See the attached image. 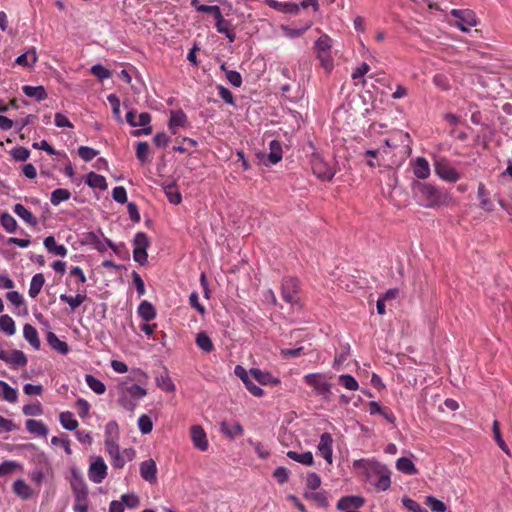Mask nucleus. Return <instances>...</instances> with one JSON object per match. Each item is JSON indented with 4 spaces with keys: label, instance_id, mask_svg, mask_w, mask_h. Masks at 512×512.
I'll return each mask as SVG.
<instances>
[{
    "label": "nucleus",
    "instance_id": "obj_1",
    "mask_svg": "<svg viewBox=\"0 0 512 512\" xmlns=\"http://www.w3.org/2000/svg\"><path fill=\"white\" fill-rule=\"evenodd\" d=\"M353 469L361 471L364 480L372 484L377 491H385L391 487V470L384 464L372 459L353 461Z\"/></svg>",
    "mask_w": 512,
    "mask_h": 512
},
{
    "label": "nucleus",
    "instance_id": "obj_2",
    "mask_svg": "<svg viewBox=\"0 0 512 512\" xmlns=\"http://www.w3.org/2000/svg\"><path fill=\"white\" fill-rule=\"evenodd\" d=\"M413 190L417 202L425 208L447 206L451 201V197L445 189L428 182L414 183Z\"/></svg>",
    "mask_w": 512,
    "mask_h": 512
},
{
    "label": "nucleus",
    "instance_id": "obj_3",
    "mask_svg": "<svg viewBox=\"0 0 512 512\" xmlns=\"http://www.w3.org/2000/svg\"><path fill=\"white\" fill-rule=\"evenodd\" d=\"M303 380L313 389L315 395L324 400L330 399L332 395V384L328 381L326 374L312 372L311 374H306Z\"/></svg>",
    "mask_w": 512,
    "mask_h": 512
},
{
    "label": "nucleus",
    "instance_id": "obj_4",
    "mask_svg": "<svg viewBox=\"0 0 512 512\" xmlns=\"http://www.w3.org/2000/svg\"><path fill=\"white\" fill-rule=\"evenodd\" d=\"M148 246L149 241L146 234L142 232L136 233L133 239V259L141 266H144L147 263Z\"/></svg>",
    "mask_w": 512,
    "mask_h": 512
},
{
    "label": "nucleus",
    "instance_id": "obj_5",
    "mask_svg": "<svg viewBox=\"0 0 512 512\" xmlns=\"http://www.w3.org/2000/svg\"><path fill=\"white\" fill-rule=\"evenodd\" d=\"M451 15L456 19L455 26L463 32H468L471 27L477 25V18L469 9H453Z\"/></svg>",
    "mask_w": 512,
    "mask_h": 512
},
{
    "label": "nucleus",
    "instance_id": "obj_6",
    "mask_svg": "<svg viewBox=\"0 0 512 512\" xmlns=\"http://www.w3.org/2000/svg\"><path fill=\"white\" fill-rule=\"evenodd\" d=\"M299 289V280L293 278V276H288L287 278H284L281 282V295L282 298L288 303H298Z\"/></svg>",
    "mask_w": 512,
    "mask_h": 512
},
{
    "label": "nucleus",
    "instance_id": "obj_7",
    "mask_svg": "<svg viewBox=\"0 0 512 512\" xmlns=\"http://www.w3.org/2000/svg\"><path fill=\"white\" fill-rule=\"evenodd\" d=\"M108 475V467L102 457H96L88 467V479L101 483Z\"/></svg>",
    "mask_w": 512,
    "mask_h": 512
},
{
    "label": "nucleus",
    "instance_id": "obj_8",
    "mask_svg": "<svg viewBox=\"0 0 512 512\" xmlns=\"http://www.w3.org/2000/svg\"><path fill=\"white\" fill-rule=\"evenodd\" d=\"M312 170L318 179L332 180L335 175L334 168L320 156L312 159Z\"/></svg>",
    "mask_w": 512,
    "mask_h": 512
},
{
    "label": "nucleus",
    "instance_id": "obj_9",
    "mask_svg": "<svg viewBox=\"0 0 512 512\" xmlns=\"http://www.w3.org/2000/svg\"><path fill=\"white\" fill-rule=\"evenodd\" d=\"M435 173L440 179L448 182H456L460 179V174L446 160L435 162Z\"/></svg>",
    "mask_w": 512,
    "mask_h": 512
},
{
    "label": "nucleus",
    "instance_id": "obj_10",
    "mask_svg": "<svg viewBox=\"0 0 512 512\" xmlns=\"http://www.w3.org/2000/svg\"><path fill=\"white\" fill-rule=\"evenodd\" d=\"M234 373L236 374V377L243 381L247 390L253 396L261 397L264 394V390L250 379V371L248 372L244 367L237 365L234 369Z\"/></svg>",
    "mask_w": 512,
    "mask_h": 512
},
{
    "label": "nucleus",
    "instance_id": "obj_11",
    "mask_svg": "<svg viewBox=\"0 0 512 512\" xmlns=\"http://www.w3.org/2000/svg\"><path fill=\"white\" fill-rule=\"evenodd\" d=\"M69 483L74 495L87 496V483L83 474L75 467L70 468Z\"/></svg>",
    "mask_w": 512,
    "mask_h": 512
},
{
    "label": "nucleus",
    "instance_id": "obj_12",
    "mask_svg": "<svg viewBox=\"0 0 512 512\" xmlns=\"http://www.w3.org/2000/svg\"><path fill=\"white\" fill-rule=\"evenodd\" d=\"M190 439H192V444H194L198 450L203 452L208 450L209 441L207 434L201 425H192L190 427Z\"/></svg>",
    "mask_w": 512,
    "mask_h": 512
},
{
    "label": "nucleus",
    "instance_id": "obj_13",
    "mask_svg": "<svg viewBox=\"0 0 512 512\" xmlns=\"http://www.w3.org/2000/svg\"><path fill=\"white\" fill-rule=\"evenodd\" d=\"M318 452L331 465L333 462V438L330 433H323L317 446Z\"/></svg>",
    "mask_w": 512,
    "mask_h": 512
},
{
    "label": "nucleus",
    "instance_id": "obj_14",
    "mask_svg": "<svg viewBox=\"0 0 512 512\" xmlns=\"http://www.w3.org/2000/svg\"><path fill=\"white\" fill-rule=\"evenodd\" d=\"M364 504V498L357 495L344 496L339 499L337 509L344 512H358L357 509Z\"/></svg>",
    "mask_w": 512,
    "mask_h": 512
},
{
    "label": "nucleus",
    "instance_id": "obj_15",
    "mask_svg": "<svg viewBox=\"0 0 512 512\" xmlns=\"http://www.w3.org/2000/svg\"><path fill=\"white\" fill-rule=\"evenodd\" d=\"M0 360L13 367H25L28 362L26 355L20 350L2 352Z\"/></svg>",
    "mask_w": 512,
    "mask_h": 512
},
{
    "label": "nucleus",
    "instance_id": "obj_16",
    "mask_svg": "<svg viewBox=\"0 0 512 512\" xmlns=\"http://www.w3.org/2000/svg\"><path fill=\"white\" fill-rule=\"evenodd\" d=\"M140 476L147 482L154 484L157 481V467L152 459L145 460L139 466Z\"/></svg>",
    "mask_w": 512,
    "mask_h": 512
},
{
    "label": "nucleus",
    "instance_id": "obj_17",
    "mask_svg": "<svg viewBox=\"0 0 512 512\" xmlns=\"http://www.w3.org/2000/svg\"><path fill=\"white\" fill-rule=\"evenodd\" d=\"M220 431L229 439H235L244 434L243 426L237 421H222L220 424Z\"/></svg>",
    "mask_w": 512,
    "mask_h": 512
},
{
    "label": "nucleus",
    "instance_id": "obj_18",
    "mask_svg": "<svg viewBox=\"0 0 512 512\" xmlns=\"http://www.w3.org/2000/svg\"><path fill=\"white\" fill-rule=\"evenodd\" d=\"M412 168L415 177L419 179H428L430 177L429 162L423 157H417L412 161Z\"/></svg>",
    "mask_w": 512,
    "mask_h": 512
},
{
    "label": "nucleus",
    "instance_id": "obj_19",
    "mask_svg": "<svg viewBox=\"0 0 512 512\" xmlns=\"http://www.w3.org/2000/svg\"><path fill=\"white\" fill-rule=\"evenodd\" d=\"M187 125V115L182 110H174L170 112L168 127L172 134L177 133L179 127Z\"/></svg>",
    "mask_w": 512,
    "mask_h": 512
},
{
    "label": "nucleus",
    "instance_id": "obj_20",
    "mask_svg": "<svg viewBox=\"0 0 512 512\" xmlns=\"http://www.w3.org/2000/svg\"><path fill=\"white\" fill-rule=\"evenodd\" d=\"M267 5L282 13L298 14L300 5L294 2H280L278 0H267Z\"/></svg>",
    "mask_w": 512,
    "mask_h": 512
},
{
    "label": "nucleus",
    "instance_id": "obj_21",
    "mask_svg": "<svg viewBox=\"0 0 512 512\" xmlns=\"http://www.w3.org/2000/svg\"><path fill=\"white\" fill-rule=\"evenodd\" d=\"M251 376L262 385H278L280 380L275 378L270 372L262 371L260 369H250Z\"/></svg>",
    "mask_w": 512,
    "mask_h": 512
},
{
    "label": "nucleus",
    "instance_id": "obj_22",
    "mask_svg": "<svg viewBox=\"0 0 512 512\" xmlns=\"http://www.w3.org/2000/svg\"><path fill=\"white\" fill-rule=\"evenodd\" d=\"M135 458V450L133 448L124 449L120 454L111 458L112 465L115 469H123L127 462Z\"/></svg>",
    "mask_w": 512,
    "mask_h": 512
},
{
    "label": "nucleus",
    "instance_id": "obj_23",
    "mask_svg": "<svg viewBox=\"0 0 512 512\" xmlns=\"http://www.w3.org/2000/svg\"><path fill=\"white\" fill-rule=\"evenodd\" d=\"M43 244L49 254L62 258L67 255L66 247L64 245L57 244L53 236L46 237Z\"/></svg>",
    "mask_w": 512,
    "mask_h": 512
},
{
    "label": "nucleus",
    "instance_id": "obj_24",
    "mask_svg": "<svg viewBox=\"0 0 512 512\" xmlns=\"http://www.w3.org/2000/svg\"><path fill=\"white\" fill-rule=\"evenodd\" d=\"M13 210L14 213L29 226L35 227L38 224L37 218L23 204H15Z\"/></svg>",
    "mask_w": 512,
    "mask_h": 512
},
{
    "label": "nucleus",
    "instance_id": "obj_25",
    "mask_svg": "<svg viewBox=\"0 0 512 512\" xmlns=\"http://www.w3.org/2000/svg\"><path fill=\"white\" fill-rule=\"evenodd\" d=\"M151 122V116L148 112H142L138 115L135 127H143L141 130L135 131L133 134L134 136H139L141 134L143 135H149L152 132V128L150 126Z\"/></svg>",
    "mask_w": 512,
    "mask_h": 512
},
{
    "label": "nucleus",
    "instance_id": "obj_26",
    "mask_svg": "<svg viewBox=\"0 0 512 512\" xmlns=\"http://www.w3.org/2000/svg\"><path fill=\"white\" fill-rule=\"evenodd\" d=\"M23 336L34 350L40 349L41 342L38 332L34 326L31 324H25L23 327Z\"/></svg>",
    "mask_w": 512,
    "mask_h": 512
},
{
    "label": "nucleus",
    "instance_id": "obj_27",
    "mask_svg": "<svg viewBox=\"0 0 512 512\" xmlns=\"http://www.w3.org/2000/svg\"><path fill=\"white\" fill-rule=\"evenodd\" d=\"M312 27V22H306L300 27L282 26L281 31L286 38L294 39L303 36Z\"/></svg>",
    "mask_w": 512,
    "mask_h": 512
},
{
    "label": "nucleus",
    "instance_id": "obj_28",
    "mask_svg": "<svg viewBox=\"0 0 512 512\" xmlns=\"http://www.w3.org/2000/svg\"><path fill=\"white\" fill-rule=\"evenodd\" d=\"M27 431L38 437H46L49 430L41 420L28 419L25 423Z\"/></svg>",
    "mask_w": 512,
    "mask_h": 512
},
{
    "label": "nucleus",
    "instance_id": "obj_29",
    "mask_svg": "<svg viewBox=\"0 0 512 512\" xmlns=\"http://www.w3.org/2000/svg\"><path fill=\"white\" fill-rule=\"evenodd\" d=\"M22 90L27 97L33 98L36 101H42L47 98V91L42 85H24L22 86Z\"/></svg>",
    "mask_w": 512,
    "mask_h": 512
},
{
    "label": "nucleus",
    "instance_id": "obj_30",
    "mask_svg": "<svg viewBox=\"0 0 512 512\" xmlns=\"http://www.w3.org/2000/svg\"><path fill=\"white\" fill-rule=\"evenodd\" d=\"M137 313L142 320L149 322L156 317L154 306L147 300H142L137 308Z\"/></svg>",
    "mask_w": 512,
    "mask_h": 512
},
{
    "label": "nucleus",
    "instance_id": "obj_31",
    "mask_svg": "<svg viewBox=\"0 0 512 512\" xmlns=\"http://www.w3.org/2000/svg\"><path fill=\"white\" fill-rule=\"evenodd\" d=\"M489 192L482 182L477 186V197L479 199V206L485 211H493V203L488 198Z\"/></svg>",
    "mask_w": 512,
    "mask_h": 512
},
{
    "label": "nucleus",
    "instance_id": "obj_32",
    "mask_svg": "<svg viewBox=\"0 0 512 512\" xmlns=\"http://www.w3.org/2000/svg\"><path fill=\"white\" fill-rule=\"evenodd\" d=\"M396 470L404 473L405 475H417L418 473L414 462L406 457H402L396 460Z\"/></svg>",
    "mask_w": 512,
    "mask_h": 512
},
{
    "label": "nucleus",
    "instance_id": "obj_33",
    "mask_svg": "<svg viewBox=\"0 0 512 512\" xmlns=\"http://www.w3.org/2000/svg\"><path fill=\"white\" fill-rule=\"evenodd\" d=\"M86 298L87 296L85 293H76L74 296H70L65 293L59 295V299L68 304L70 311H75V309L78 308Z\"/></svg>",
    "mask_w": 512,
    "mask_h": 512
},
{
    "label": "nucleus",
    "instance_id": "obj_34",
    "mask_svg": "<svg viewBox=\"0 0 512 512\" xmlns=\"http://www.w3.org/2000/svg\"><path fill=\"white\" fill-rule=\"evenodd\" d=\"M282 159V148L281 144L276 141L272 140L269 143V153L267 155V161L270 165L277 164Z\"/></svg>",
    "mask_w": 512,
    "mask_h": 512
},
{
    "label": "nucleus",
    "instance_id": "obj_35",
    "mask_svg": "<svg viewBox=\"0 0 512 512\" xmlns=\"http://www.w3.org/2000/svg\"><path fill=\"white\" fill-rule=\"evenodd\" d=\"M86 183L92 188L106 190L108 188L107 180L102 174L96 172H88L86 176Z\"/></svg>",
    "mask_w": 512,
    "mask_h": 512
},
{
    "label": "nucleus",
    "instance_id": "obj_36",
    "mask_svg": "<svg viewBox=\"0 0 512 512\" xmlns=\"http://www.w3.org/2000/svg\"><path fill=\"white\" fill-rule=\"evenodd\" d=\"M37 53L35 48H31L29 51L21 54L15 61L18 66L32 67L37 62Z\"/></svg>",
    "mask_w": 512,
    "mask_h": 512
},
{
    "label": "nucleus",
    "instance_id": "obj_37",
    "mask_svg": "<svg viewBox=\"0 0 512 512\" xmlns=\"http://www.w3.org/2000/svg\"><path fill=\"white\" fill-rule=\"evenodd\" d=\"M196 345L204 353H211L214 351L215 346L213 341L206 332H200L196 336Z\"/></svg>",
    "mask_w": 512,
    "mask_h": 512
},
{
    "label": "nucleus",
    "instance_id": "obj_38",
    "mask_svg": "<svg viewBox=\"0 0 512 512\" xmlns=\"http://www.w3.org/2000/svg\"><path fill=\"white\" fill-rule=\"evenodd\" d=\"M0 394L3 399L11 403L16 402L18 399V390L4 380H0Z\"/></svg>",
    "mask_w": 512,
    "mask_h": 512
},
{
    "label": "nucleus",
    "instance_id": "obj_39",
    "mask_svg": "<svg viewBox=\"0 0 512 512\" xmlns=\"http://www.w3.org/2000/svg\"><path fill=\"white\" fill-rule=\"evenodd\" d=\"M286 456L292 460L296 461L300 464L306 465V466H312L314 464V457L311 452H305V453H297L295 451H288L286 453Z\"/></svg>",
    "mask_w": 512,
    "mask_h": 512
},
{
    "label": "nucleus",
    "instance_id": "obj_40",
    "mask_svg": "<svg viewBox=\"0 0 512 512\" xmlns=\"http://www.w3.org/2000/svg\"><path fill=\"white\" fill-rule=\"evenodd\" d=\"M44 283H45V278H44L43 274H41V272H39L38 274H34L30 281V286H29V291H28L29 296L31 298L37 297V295L40 293Z\"/></svg>",
    "mask_w": 512,
    "mask_h": 512
},
{
    "label": "nucleus",
    "instance_id": "obj_41",
    "mask_svg": "<svg viewBox=\"0 0 512 512\" xmlns=\"http://www.w3.org/2000/svg\"><path fill=\"white\" fill-rule=\"evenodd\" d=\"M47 342L53 350L60 354L65 355L68 353V345L60 340L53 332L47 334Z\"/></svg>",
    "mask_w": 512,
    "mask_h": 512
},
{
    "label": "nucleus",
    "instance_id": "obj_42",
    "mask_svg": "<svg viewBox=\"0 0 512 512\" xmlns=\"http://www.w3.org/2000/svg\"><path fill=\"white\" fill-rule=\"evenodd\" d=\"M14 492L22 499H29L33 495V490L25 480H17L13 484Z\"/></svg>",
    "mask_w": 512,
    "mask_h": 512
},
{
    "label": "nucleus",
    "instance_id": "obj_43",
    "mask_svg": "<svg viewBox=\"0 0 512 512\" xmlns=\"http://www.w3.org/2000/svg\"><path fill=\"white\" fill-rule=\"evenodd\" d=\"M59 422L61 426L68 431H74L78 426L77 420L69 411H64L59 414Z\"/></svg>",
    "mask_w": 512,
    "mask_h": 512
},
{
    "label": "nucleus",
    "instance_id": "obj_44",
    "mask_svg": "<svg viewBox=\"0 0 512 512\" xmlns=\"http://www.w3.org/2000/svg\"><path fill=\"white\" fill-rule=\"evenodd\" d=\"M0 331L8 336H13L16 333V325L13 318L7 314L0 316Z\"/></svg>",
    "mask_w": 512,
    "mask_h": 512
},
{
    "label": "nucleus",
    "instance_id": "obj_45",
    "mask_svg": "<svg viewBox=\"0 0 512 512\" xmlns=\"http://www.w3.org/2000/svg\"><path fill=\"white\" fill-rule=\"evenodd\" d=\"M136 158L141 164H148L151 162L150 148L147 142L137 143Z\"/></svg>",
    "mask_w": 512,
    "mask_h": 512
},
{
    "label": "nucleus",
    "instance_id": "obj_46",
    "mask_svg": "<svg viewBox=\"0 0 512 512\" xmlns=\"http://www.w3.org/2000/svg\"><path fill=\"white\" fill-rule=\"evenodd\" d=\"M84 379L86 380V385L96 394L101 395L105 393L106 385L102 380L95 378L93 374H86Z\"/></svg>",
    "mask_w": 512,
    "mask_h": 512
},
{
    "label": "nucleus",
    "instance_id": "obj_47",
    "mask_svg": "<svg viewBox=\"0 0 512 512\" xmlns=\"http://www.w3.org/2000/svg\"><path fill=\"white\" fill-rule=\"evenodd\" d=\"M71 193L65 188H57L51 192L50 202L52 205L57 206L61 202L66 201L70 198Z\"/></svg>",
    "mask_w": 512,
    "mask_h": 512
},
{
    "label": "nucleus",
    "instance_id": "obj_48",
    "mask_svg": "<svg viewBox=\"0 0 512 512\" xmlns=\"http://www.w3.org/2000/svg\"><path fill=\"white\" fill-rule=\"evenodd\" d=\"M0 220H1V224H2L3 228L8 233L16 232V230L18 228V223H17L16 219L11 214H9L8 212L2 213Z\"/></svg>",
    "mask_w": 512,
    "mask_h": 512
},
{
    "label": "nucleus",
    "instance_id": "obj_49",
    "mask_svg": "<svg viewBox=\"0 0 512 512\" xmlns=\"http://www.w3.org/2000/svg\"><path fill=\"white\" fill-rule=\"evenodd\" d=\"M164 193L171 204L177 205L181 202L182 197L175 184L165 185Z\"/></svg>",
    "mask_w": 512,
    "mask_h": 512
},
{
    "label": "nucleus",
    "instance_id": "obj_50",
    "mask_svg": "<svg viewBox=\"0 0 512 512\" xmlns=\"http://www.w3.org/2000/svg\"><path fill=\"white\" fill-rule=\"evenodd\" d=\"M122 390L136 401L143 398L147 394L146 389L138 384H132L122 388Z\"/></svg>",
    "mask_w": 512,
    "mask_h": 512
},
{
    "label": "nucleus",
    "instance_id": "obj_51",
    "mask_svg": "<svg viewBox=\"0 0 512 512\" xmlns=\"http://www.w3.org/2000/svg\"><path fill=\"white\" fill-rule=\"evenodd\" d=\"M156 385L163 389L164 391L172 392L175 389V386L171 380V378L167 374H159L155 378Z\"/></svg>",
    "mask_w": 512,
    "mask_h": 512
},
{
    "label": "nucleus",
    "instance_id": "obj_52",
    "mask_svg": "<svg viewBox=\"0 0 512 512\" xmlns=\"http://www.w3.org/2000/svg\"><path fill=\"white\" fill-rule=\"evenodd\" d=\"M339 383L348 390L355 391L359 388L358 381L351 374H340Z\"/></svg>",
    "mask_w": 512,
    "mask_h": 512
},
{
    "label": "nucleus",
    "instance_id": "obj_53",
    "mask_svg": "<svg viewBox=\"0 0 512 512\" xmlns=\"http://www.w3.org/2000/svg\"><path fill=\"white\" fill-rule=\"evenodd\" d=\"M119 404L127 411H134L137 406V401L127 395L123 390L120 392L118 399Z\"/></svg>",
    "mask_w": 512,
    "mask_h": 512
},
{
    "label": "nucleus",
    "instance_id": "obj_54",
    "mask_svg": "<svg viewBox=\"0 0 512 512\" xmlns=\"http://www.w3.org/2000/svg\"><path fill=\"white\" fill-rule=\"evenodd\" d=\"M332 39L328 35H322L315 43L316 53L331 52Z\"/></svg>",
    "mask_w": 512,
    "mask_h": 512
},
{
    "label": "nucleus",
    "instance_id": "obj_55",
    "mask_svg": "<svg viewBox=\"0 0 512 512\" xmlns=\"http://www.w3.org/2000/svg\"><path fill=\"white\" fill-rule=\"evenodd\" d=\"M78 156L86 162H90L99 155V151L88 146L78 148Z\"/></svg>",
    "mask_w": 512,
    "mask_h": 512
},
{
    "label": "nucleus",
    "instance_id": "obj_56",
    "mask_svg": "<svg viewBox=\"0 0 512 512\" xmlns=\"http://www.w3.org/2000/svg\"><path fill=\"white\" fill-rule=\"evenodd\" d=\"M120 500L123 502L125 507L129 509L136 508L140 503L138 495L134 492L122 494Z\"/></svg>",
    "mask_w": 512,
    "mask_h": 512
},
{
    "label": "nucleus",
    "instance_id": "obj_57",
    "mask_svg": "<svg viewBox=\"0 0 512 512\" xmlns=\"http://www.w3.org/2000/svg\"><path fill=\"white\" fill-rule=\"evenodd\" d=\"M107 99H108L109 103L112 105V111H113L114 117L116 118V120L118 122L122 123L123 119L121 117V109H120L121 104H120L119 98L115 94H109L107 96Z\"/></svg>",
    "mask_w": 512,
    "mask_h": 512
},
{
    "label": "nucleus",
    "instance_id": "obj_58",
    "mask_svg": "<svg viewBox=\"0 0 512 512\" xmlns=\"http://www.w3.org/2000/svg\"><path fill=\"white\" fill-rule=\"evenodd\" d=\"M105 440H118L119 439V426L116 421H110L105 427Z\"/></svg>",
    "mask_w": 512,
    "mask_h": 512
},
{
    "label": "nucleus",
    "instance_id": "obj_59",
    "mask_svg": "<svg viewBox=\"0 0 512 512\" xmlns=\"http://www.w3.org/2000/svg\"><path fill=\"white\" fill-rule=\"evenodd\" d=\"M426 504L430 507V509L434 512H445L447 507L445 503L436 497L430 495L426 498Z\"/></svg>",
    "mask_w": 512,
    "mask_h": 512
},
{
    "label": "nucleus",
    "instance_id": "obj_60",
    "mask_svg": "<svg viewBox=\"0 0 512 512\" xmlns=\"http://www.w3.org/2000/svg\"><path fill=\"white\" fill-rule=\"evenodd\" d=\"M11 156L17 162H25L30 157V151L25 147H16L12 149Z\"/></svg>",
    "mask_w": 512,
    "mask_h": 512
},
{
    "label": "nucleus",
    "instance_id": "obj_61",
    "mask_svg": "<svg viewBox=\"0 0 512 512\" xmlns=\"http://www.w3.org/2000/svg\"><path fill=\"white\" fill-rule=\"evenodd\" d=\"M221 69L226 72L227 80L235 87H240L242 84V76L236 70H226V66L222 65Z\"/></svg>",
    "mask_w": 512,
    "mask_h": 512
},
{
    "label": "nucleus",
    "instance_id": "obj_62",
    "mask_svg": "<svg viewBox=\"0 0 512 512\" xmlns=\"http://www.w3.org/2000/svg\"><path fill=\"white\" fill-rule=\"evenodd\" d=\"M317 58L323 68H325L327 71H332L334 63L331 52L317 53Z\"/></svg>",
    "mask_w": 512,
    "mask_h": 512
},
{
    "label": "nucleus",
    "instance_id": "obj_63",
    "mask_svg": "<svg viewBox=\"0 0 512 512\" xmlns=\"http://www.w3.org/2000/svg\"><path fill=\"white\" fill-rule=\"evenodd\" d=\"M402 503L412 512H428L427 509L423 508L417 501L408 496L402 498Z\"/></svg>",
    "mask_w": 512,
    "mask_h": 512
},
{
    "label": "nucleus",
    "instance_id": "obj_64",
    "mask_svg": "<svg viewBox=\"0 0 512 512\" xmlns=\"http://www.w3.org/2000/svg\"><path fill=\"white\" fill-rule=\"evenodd\" d=\"M91 73L100 80H105V79L111 77V75H112L108 68H106L100 64L94 65L91 68Z\"/></svg>",
    "mask_w": 512,
    "mask_h": 512
}]
</instances>
